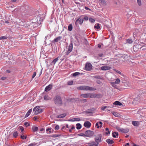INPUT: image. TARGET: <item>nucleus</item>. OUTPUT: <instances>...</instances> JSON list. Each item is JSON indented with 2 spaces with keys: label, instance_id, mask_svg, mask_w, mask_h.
<instances>
[{
  "label": "nucleus",
  "instance_id": "f257e3e1",
  "mask_svg": "<svg viewBox=\"0 0 146 146\" xmlns=\"http://www.w3.org/2000/svg\"><path fill=\"white\" fill-rule=\"evenodd\" d=\"M77 89L79 90L86 91H94L96 90L95 88L90 87L89 86H80L77 87Z\"/></svg>",
  "mask_w": 146,
  "mask_h": 146
},
{
  "label": "nucleus",
  "instance_id": "f03ea898",
  "mask_svg": "<svg viewBox=\"0 0 146 146\" xmlns=\"http://www.w3.org/2000/svg\"><path fill=\"white\" fill-rule=\"evenodd\" d=\"M54 101L55 104L57 105H61L62 103L61 98L58 96H57L54 98Z\"/></svg>",
  "mask_w": 146,
  "mask_h": 146
},
{
  "label": "nucleus",
  "instance_id": "7ed1b4c3",
  "mask_svg": "<svg viewBox=\"0 0 146 146\" xmlns=\"http://www.w3.org/2000/svg\"><path fill=\"white\" fill-rule=\"evenodd\" d=\"M40 108V107L39 106H37L34 108L33 111H35L34 114L35 115H37L43 111V110L42 109Z\"/></svg>",
  "mask_w": 146,
  "mask_h": 146
},
{
  "label": "nucleus",
  "instance_id": "20e7f679",
  "mask_svg": "<svg viewBox=\"0 0 146 146\" xmlns=\"http://www.w3.org/2000/svg\"><path fill=\"white\" fill-rule=\"evenodd\" d=\"M83 22V19L81 17H78L76 20L75 25L77 27H78L79 24L81 25Z\"/></svg>",
  "mask_w": 146,
  "mask_h": 146
},
{
  "label": "nucleus",
  "instance_id": "39448f33",
  "mask_svg": "<svg viewBox=\"0 0 146 146\" xmlns=\"http://www.w3.org/2000/svg\"><path fill=\"white\" fill-rule=\"evenodd\" d=\"M102 135L101 134H98L94 138V140L98 142H101L102 141Z\"/></svg>",
  "mask_w": 146,
  "mask_h": 146
},
{
  "label": "nucleus",
  "instance_id": "423d86ee",
  "mask_svg": "<svg viewBox=\"0 0 146 146\" xmlns=\"http://www.w3.org/2000/svg\"><path fill=\"white\" fill-rule=\"evenodd\" d=\"M86 137H90L92 136L94 134L93 131L90 130H87L85 132Z\"/></svg>",
  "mask_w": 146,
  "mask_h": 146
},
{
  "label": "nucleus",
  "instance_id": "0eeeda50",
  "mask_svg": "<svg viewBox=\"0 0 146 146\" xmlns=\"http://www.w3.org/2000/svg\"><path fill=\"white\" fill-rule=\"evenodd\" d=\"M92 65L90 63H86L85 66L86 70L87 71H90L92 69Z\"/></svg>",
  "mask_w": 146,
  "mask_h": 146
},
{
  "label": "nucleus",
  "instance_id": "6e6552de",
  "mask_svg": "<svg viewBox=\"0 0 146 146\" xmlns=\"http://www.w3.org/2000/svg\"><path fill=\"white\" fill-rule=\"evenodd\" d=\"M122 61H125L129 59V57L126 54H123L121 56Z\"/></svg>",
  "mask_w": 146,
  "mask_h": 146
},
{
  "label": "nucleus",
  "instance_id": "1a4fd4ad",
  "mask_svg": "<svg viewBox=\"0 0 146 146\" xmlns=\"http://www.w3.org/2000/svg\"><path fill=\"white\" fill-rule=\"evenodd\" d=\"M88 144L89 146H95L98 145L99 143L97 141H92L88 143Z\"/></svg>",
  "mask_w": 146,
  "mask_h": 146
},
{
  "label": "nucleus",
  "instance_id": "9d476101",
  "mask_svg": "<svg viewBox=\"0 0 146 146\" xmlns=\"http://www.w3.org/2000/svg\"><path fill=\"white\" fill-rule=\"evenodd\" d=\"M73 48V44L72 43H71L70 44L68 48V51L66 52V54L68 55L69 53L71 52Z\"/></svg>",
  "mask_w": 146,
  "mask_h": 146
},
{
  "label": "nucleus",
  "instance_id": "9b49d317",
  "mask_svg": "<svg viewBox=\"0 0 146 146\" xmlns=\"http://www.w3.org/2000/svg\"><path fill=\"white\" fill-rule=\"evenodd\" d=\"M91 125V123L88 121L85 122L84 124V126L87 128H90V127Z\"/></svg>",
  "mask_w": 146,
  "mask_h": 146
},
{
  "label": "nucleus",
  "instance_id": "f8f14e48",
  "mask_svg": "<svg viewBox=\"0 0 146 146\" xmlns=\"http://www.w3.org/2000/svg\"><path fill=\"white\" fill-rule=\"evenodd\" d=\"M95 111V109L94 108L89 109L85 111L86 114H89L90 113H93V112Z\"/></svg>",
  "mask_w": 146,
  "mask_h": 146
},
{
  "label": "nucleus",
  "instance_id": "ddd939ff",
  "mask_svg": "<svg viewBox=\"0 0 146 146\" xmlns=\"http://www.w3.org/2000/svg\"><path fill=\"white\" fill-rule=\"evenodd\" d=\"M52 87V84H50L46 86L44 90L46 92H48L51 90Z\"/></svg>",
  "mask_w": 146,
  "mask_h": 146
},
{
  "label": "nucleus",
  "instance_id": "4468645a",
  "mask_svg": "<svg viewBox=\"0 0 146 146\" xmlns=\"http://www.w3.org/2000/svg\"><path fill=\"white\" fill-rule=\"evenodd\" d=\"M122 82L124 84V86L127 88L129 86V83L128 81L125 80H122Z\"/></svg>",
  "mask_w": 146,
  "mask_h": 146
},
{
  "label": "nucleus",
  "instance_id": "2eb2a0df",
  "mask_svg": "<svg viewBox=\"0 0 146 146\" xmlns=\"http://www.w3.org/2000/svg\"><path fill=\"white\" fill-rule=\"evenodd\" d=\"M111 68L109 66H103L101 67V69L102 70H109Z\"/></svg>",
  "mask_w": 146,
  "mask_h": 146
},
{
  "label": "nucleus",
  "instance_id": "dca6fc26",
  "mask_svg": "<svg viewBox=\"0 0 146 146\" xmlns=\"http://www.w3.org/2000/svg\"><path fill=\"white\" fill-rule=\"evenodd\" d=\"M129 131L128 129H121L120 130V131L123 133H127Z\"/></svg>",
  "mask_w": 146,
  "mask_h": 146
},
{
  "label": "nucleus",
  "instance_id": "f3484780",
  "mask_svg": "<svg viewBox=\"0 0 146 146\" xmlns=\"http://www.w3.org/2000/svg\"><path fill=\"white\" fill-rule=\"evenodd\" d=\"M132 124L135 126H138L139 124V123L138 121H132Z\"/></svg>",
  "mask_w": 146,
  "mask_h": 146
},
{
  "label": "nucleus",
  "instance_id": "a211bd4d",
  "mask_svg": "<svg viewBox=\"0 0 146 146\" xmlns=\"http://www.w3.org/2000/svg\"><path fill=\"white\" fill-rule=\"evenodd\" d=\"M119 134L117 132H114L112 133V136L114 138H117Z\"/></svg>",
  "mask_w": 146,
  "mask_h": 146
},
{
  "label": "nucleus",
  "instance_id": "6ab92c4d",
  "mask_svg": "<svg viewBox=\"0 0 146 146\" xmlns=\"http://www.w3.org/2000/svg\"><path fill=\"white\" fill-rule=\"evenodd\" d=\"M106 141L108 144H112L114 143V141L112 140H111L110 139H107L106 140Z\"/></svg>",
  "mask_w": 146,
  "mask_h": 146
},
{
  "label": "nucleus",
  "instance_id": "aec40b11",
  "mask_svg": "<svg viewBox=\"0 0 146 146\" xmlns=\"http://www.w3.org/2000/svg\"><path fill=\"white\" fill-rule=\"evenodd\" d=\"M81 120V119L79 118H74L71 119L70 120H69L68 121H80Z\"/></svg>",
  "mask_w": 146,
  "mask_h": 146
},
{
  "label": "nucleus",
  "instance_id": "412c9836",
  "mask_svg": "<svg viewBox=\"0 0 146 146\" xmlns=\"http://www.w3.org/2000/svg\"><path fill=\"white\" fill-rule=\"evenodd\" d=\"M94 97H94V98H102V95L101 94H95Z\"/></svg>",
  "mask_w": 146,
  "mask_h": 146
},
{
  "label": "nucleus",
  "instance_id": "4be33fe9",
  "mask_svg": "<svg viewBox=\"0 0 146 146\" xmlns=\"http://www.w3.org/2000/svg\"><path fill=\"white\" fill-rule=\"evenodd\" d=\"M100 25H101L99 23H96V24L94 26V28L95 29H98L100 28Z\"/></svg>",
  "mask_w": 146,
  "mask_h": 146
},
{
  "label": "nucleus",
  "instance_id": "5701e85b",
  "mask_svg": "<svg viewBox=\"0 0 146 146\" xmlns=\"http://www.w3.org/2000/svg\"><path fill=\"white\" fill-rule=\"evenodd\" d=\"M113 104L117 106H121L122 105V104L119 101H117L113 103Z\"/></svg>",
  "mask_w": 146,
  "mask_h": 146
},
{
  "label": "nucleus",
  "instance_id": "b1692460",
  "mask_svg": "<svg viewBox=\"0 0 146 146\" xmlns=\"http://www.w3.org/2000/svg\"><path fill=\"white\" fill-rule=\"evenodd\" d=\"M32 111V109H31L29 110L28 111L26 115H25V117H28L29 115L31 113V112Z\"/></svg>",
  "mask_w": 146,
  "mask_h": 146
},
{
  "label": "nucleus",
  "instance_id": "393cba45",
  "mask_svg": "<svg viewBox=\"0 0 146 146\" xmlns=\"http://www.w3.org/2000/svg\"><path fill=\"white\" fill-rule=\"evenodd\" d=\"M81 96L84 98H89V93L82 94Z\"/></svg>",
  "mask_w": 146,
  "mask_h": 146
},
{
  "label": "nucleus",
  "instance_id": "a878e982",
  "mask_svg": "<svg viewBox=\"0 0 146 146\" xmlns=\"http://www.w3.org/2000/svg\"><path fill=\"white\" fill-rule=\"evenodd\" d=\"M76 128L78 130L80 129L82 127V125L80 123H78L76 124Z\"/></svg>",
  "mask_w": 146,
  "mask_h": 146
},
{
  "label": "nucleus",
  "instance_id": "bb28decb",
  "mask_svg": "<svg viewBox=\"0 0 146 146\" xmlns=\"http://www.w3.org/2000/svg\"><path fill=\"white\" fill-rule=\"evenodd\" d=\"M62 38V37L61 36H58L56 38H55L54 39V41L55 42H58L59 40H60Z\"/></svg>",
  "mask_w": 146,
  "mask_h": 146
},
{
  "label": "nucleus",
  "instance_id": "cd10ccee",
  "mask_svg": "<svg viewBox=\"0 0 146 146\" xmlns=\"http://www.w3.org/2000/svg\"><path fill=\"white\" fill-rule=\"evenodd\" d=\"M51 98L48 95H45L44 97V99L45 100H48L51 99Z\"/></svg>",
  "mask_w": 146,
  "mask_h": 146
},
{
  "label": "nucleus",
  "instance_id": "c85d7f7f",
  "mask_svg": "<svg viewBox=\"0 0 146 146\" xmlns=\"http://www.w3.org/2000/svg\"><path fill=\"white\" fill-rule=\"evenodd\" d=\"M101 3L103 5H106V3L105 0H99Z\"/></svg>",
  "mask_w": 146,
  "mask_h": 146
},
{
  "label": "nucleus",
  "instance_id": "c756f323",
  "mask_svg": "<svg viewBox=\"0 0 146 146\" xmlns=\"http://www.w3.org/2000/svg\"><path fill=\"white\" fill-rule=\"evenodd\" d=\"M60 57H57L54 59L53 61L52 62V63L53 64H54L56 63V62L58 60V58H60Z\"/></svg>",
  "mask_w": 146,
  "mask_h": 146
},
{
  "label": "nucleus",
  "instance_id": "7c9ffc66",
  "mask_svg": "<svg viewBox=\"0 0 146 146\" xmlns=\"http://www.w3.org/2000/svg\"><path fill=\"white\" fill-rule=\"evenodd\" d=\"M38 129V128L37 127L33 126L32 128V129L34 132L37 131Z\"/></svg>",
  "mask_w": 146,
  "mask_h": 146
},
{
  "label": "nucleus",
  "instance_id": "2f4dec72",
  "mask_svg": "<svg viewBox=\"0 0 146 146\" xmlns=\"http://www.w3.org/2000/svg\"><path fill=\"white\" fill-rule=\"evenodd\" d=\"M95 94L89 93V98H94Z\"/></svg>",
  "mask_w": 146,
  "mask_h": 146
},
{
  "label": "nucleus",
  "instance_id": "473e14b6",
  "mask_svg": "<svg viewBox=\"0 0 146 146\" xmlns=\"http://www.w3.org/2000/svg\"><path fill=\"white\" fill-rule=\"evenodd\" d=\"M72 29V24H70L68 26V30L69 31H71Z\"/></svg>",
  "mask_w": 146,
  "mask_h": 146
},
{
  "label": "nucleus",
  "instance_id": "72a5a7b5",
  "mask_svg": "<svg viewBox=\"0 0 146 146\" xmlns=\"http://www.w3.org/2000/svg\"><path fill=\"white\" fill-rule=\"evenodd\" d=\"M94 77L97 79H102L103 78L101 76L99 75H96L94 76Z\"/></svg>",
  "mask_w": 146,
  "mask_h": 146
},
{
  "label": "nucleus",
  "instance_id": "f704fd0d",
  "mask_svg": "<svg viewBox=\"0 0 146 146\" xmlns=\"http://www.w3.org/2000/svg\"><path fill=\"white\" fill-rule=\"evenodd\" d=\"M80 73L79 72H75L73 73L72 74V75L74 77H76V76L80 75Z\"/></svg>",
  "mask_w": 146,
  "mask_h": 146
},
{
  "label": "nucleus",
  "instance_id": "c9c22d12",
  "mask_svg": "<svg viewBox=\"0 0 146 146\" xmlns=\"http://www.w3.org/2000/svg\"><path fill=\"white\" fill-rule=\"evenodd\" d=\"M127 42L129 43V44H131L132 43L133 41L131 39H128L127 40Z\"/></svg>",
  "mask_w": 146,
  "mask_h": 146
},
{
  "label": "nucleus",
  "instance_id": "e433bc0d",
  "mask_svg": "<svg viewBox=\"0 0 146 146\" xmlns=\"http://www.w3.org/2000/svg\"><path fill=\"white\" fill-rule=\"evenodd\" d=\"M18 132L17 131L14 132L13 134V136L14 137L16 138L18 136Z\"/></svg>",
  "mask_w": 146,
  "mask_h": 146
},
{
  "label": "nucleus",
  "instance_id": "4c0bfd02",
  "mask_svg": "<svg viewBox=\"0 0 146 146\" xmlns=\"http://www.w3.org/2000/svg\"><path fill=\"white\" fill-rule=\"evenodd\" d=\"M89 21L91 23H94L95 21V20L94 19H93L92 18H90L89 19Z\"/></svg>",
  "mask_w": 146,
  "mask_h": 146
},
{
  "label": "nucleus",
  "instance_id": "58836bf2",
  "mask_svg": "<svg viewBox=\"0 0 146 146\" xmlns=\"http://www.w3.org/2000/svg\"><path fill=\"white\" fill-rule=\"evenodd\" d=\"M109 107L111 108L112 107H110L109 106H105L102 107L101 109L102 110H104L105 109L107 108H109Z\"/></svg>",
  "mask_w": 146,
  "mask_h": 146
},
{
  "label": "nucleus",
  "instance_id": "ea45409f",
  "mask_svg": "<svg viewBox=\"0 0 146 146\" xmlns=\"http://www.w3.org/2000/svg\"><path fill=\"white\" fill-rule=\"evenodd\" d=\"M116 84L114 82H111V84L112 85V86L115 88H116V87L117 86L116 85Z\"/></svg>",
  "mask_w": 146,
  "mask_h": 146
},
{
  "label": "nucleus",
  "instance_id": "a19ab883",
  "mask_svg": "<svg viewBox=\"0 0 146 146\" xmlns=\"http://www.w3.org/2000/svg\"><path fill=\"white\" fill-rule=\"evenodd\" d=\"M57 117L59 118H63L64 117V114H62L61 115H59L57 116Z\"/></svg>",
  "mask_w": 146,
  "mask_h": 146
},
{
  "label": "nucleus",
  "instance_id": "79ce46f5",
  "mask_svg": "<svg viewBox=\"0 0 146 146\" xmlns=\"http://www.w3.org/2000/svg\"><path fill=\"white\" fill-rule=\"evenodd\" d=\"M120 82V80L119 79L117 78L116 79L114 82L115 83L117 84H118Z\"/></svg>",
  "mask_w": 146,
  "mask_h": 146
},
{
  "label": "nucleus",
  "instance_id": "37998d69",
  "mask_svg": "<svg viewBox=\"0 0 146 146\" xmlns=\"http://www.w3.org/2000/svg\"><path fill=\"white\" fill-rule=\"evenodd\" d=\"M113 115L115 116L118 117L119 116L118 113L116 112H114L113 113Z\"/></svg>",
  "mask_w": 146,
  "mask_h": 146
},
{
  "label": "nucleus",
  "instance_id": "c03bdc74",
  "mask_svg": "<svg viewBox=\"0 0 146 146\" xmlns=\"http://www.w3.org/2000/svg\"><path fill=\"white\" fill-rule=\"evenodd\" d=\"M137 45H135L133 46V49L134 50V51H137Z\"/></svg>",
  "mask_w": 146,
  "mask_h": 146
},
{
  "label": "nucleus",
  "instance_id": "a18cd8bd",
  "mask_svg": "<svg viewBox=\"0 0 146 146\" xmlns=\"http://www.w3.org/2000/svg\"><path fill=\"white\" fill-rule=\"evenodd\" d=\"M137 2L138 5L139 6L141 5V0H137Z\"/></svg>",
  "mask_w": 146,
  "mask_h": 146
},
{
  "label": "nucleus",
  "instance_id": "49530a36",
  "mask_svg": "<svg viewBox=\"0 0 146 146\" xmlns=\"http://www.w3.org/2000/svg\"><path fill=\"white\" fill-rule=\"evenodd\" d=\"M78 135L81 136L86 137L85 134L83 133H80L78 134Z\"/></svg>",
  "mask_w": 146,
  "mask_h": 146
},
{
  "label": "nucleus",
  "instance_id": "de8ad7c7",
  "mask_svg": "<svg viewBox=\"0 0 146 146\" xmlns=\"http://www.w3.org/2000/svg\"><path fill=\"white\" fill-rule=\"evenodd\" d=\"M73 81H70L68 82V84L69 85H72L73 84Z\"/></svg>",
  "mask_w": 146,
  "mask_h": 146
},
{
  "label": "nucleus",
  "instance_id": "09e8293b",
  "mask_svg": "<svg viewBox=\"0 0 146 146\" xmlns=\"http://www.w3.org/2000/svg\"><path fill=\"white\" fill-rule=\"evenodd\" d=\"M83 20H84L85 21H87L88 19V18L87 16H85L83 18Z\"/></svg>",
  "mask_w": 146,
  "mask_h": 146
},
{
  "label": "nucleus",
  "instance_id": "8fccbe9b",
  "mask_svg": "<svg viewBox=\"0 0 146 146\" xmlns=\"http://www.w3.org/2000/svg\"><path fill=\"white\" fill-rule=\"evenodd\" d=\"M21 139H25L27 138V136H25L24 135H21Z\"/></svg>",
  "mask_w": 146,
  "mask_h": 146
},
{
  "label": "nucleus",
  "instance_id": "3c124183",
  "mask_svg": "<svg viewBox=\"0 0 146 146\" xmlns=\"http://www.w3.org/2000/svg\"><path fill=\"white\" fill-rule=\"evenodd\" d=\"M36 144L35 143H31L27 146H35Z\"/></svg>",
  "mask_w": 146,
  "mask_h": 146
},
{
  "label": "nucleus",
  "instance_id": "603ef678",
  "mask_svg": "<svg viewBox=\"0 0 146 146\" xmlns=\"http://www.w3.org/2000/svg\"><path fill=\"white\" fill-rule=\"evenodd\" d=\"M24 125L26 126V127H27L29 126L30 125L29 123L27 122H25L24 123Z\"/></svg>",
  "mask_w": 146,
  "mask_h": 146
},
{
  "label": "nucleus",
  "instance_id": "864d4df0",
  "mask_svg": "<svg viewBox=\"0 0 146 146\" xmlns=\"http://www.w3.org/2000/svg\"><path fill=\"white\" fill-rule=\"evenodd\" d=\"M36 73L35 72H33V74L32 76V78H33L35 77V76H36Z\"/></svg>",
  "mask_w": 146,
  "mask_h": 146
},
{
  "label": "nucleus",
  "instance_id": "5fc2aeb1",
  "mask_svg": "<svg viewBox=\"0 0 146 146\" xmlns=\"http://www.w3.org/2000/svg\"><path fill=\"white\" fill-rule=\"evenodd\" d=\"M7 38L6 36H3L0 37V40L5 39Z\"/></svg>",
  "mask_w": 146,
  "mask_h": 146
},
{
  "label": "nucleus",
  "instance_id": "6e6d98bb",
  "mask_svg": "<svg viewBox=\"0 0 146 146\" xmlns=\"http://www.w3.org/2000/svg\"><path fill=\"white\" fill-rule=\"evenodd\" d=\"M20 128V130L21 131V132H22L24 130V128L22 126H20L19 127Z\"/></svg>",
  "mask_w": 146,
  "mask_h": 146
},
{
  "label": "nucleus",
  "instance_id": "4d7b16f0",
  "mask_svg": "<svg viewBox=\"0 0 146 146\" xmlns=\"http://www.w3.org/2000/svg\"><path fill=\"white\" fill-rule=\"evenodd\" d=\"M99 123L98 122L96 123V126H97V127L98 128H99V127H100V126H99Z\"/></svg>",
  "mask_w": 146,
  "mask_h": 146
},
{
  "label": "nucleus",
  "instance_id": "13d9d810",
  "mask_svg": "<svg viewBox=\"0 0 146 146\" xmlns=\"http://www.w3.org/2000/svg\"><path fill=\"white\" fill-rule=\"evenodd\" d=\"M59 126L58 125H56L55 126L54 129L55 130H58L59 129Z\"/></svg>",
  "mask_w": 146,
  "mask_h": 146
},
{
  "label": "nucleus",
  "instance_id": "bf43d9fd",
  "mask_svg": "<svg viewBox=\"0 0 146 146\" xmlns=\"http://www.w3.org/2000/svg\"><path fill=\"white\" fill-rule=\"evenodd\" d=\"M37 119H38V117L37 116H35L34 117V119L35 120V121H38V120H37Z\"/></svg>",
  "mask_w": 146,
  "mask_h": 146
},
{
  "label": "nucleus",
  "instance_id": "052dcab7",
  "mask_svg": "<svg viewBox=\"0 0 146 146\" xmlns=\"http://www.w3.org/2000/svg\"><path fill=\"white\" fill-rule=\"evenodd\" d=\"M114 70L115 71V72H116L117 73H118L119 74H120L121 73L118 70H117L116 69H114Z\"/></svg>",
  "mask_w": 146,
  "mask_h": 146
},
{
  "label": "nucleus",
  "instance_id": "680f3d73",
  "mask_svg": "<svg viewBox=\"0 0 146 146\" xmlns=\"http://www.w3.org/2000/svg\"><path fill=\"white\" fill-rule=\"evenodd\" d=\"M98 122H99V124H100V127H101L102 126V122L101 121H99Z\"/></svg>",
  "mask_w": 146,
  "mask_h": 146
},
{
  "label": "nucleus",
  "instance_id": "e2e57ef3",
  "mask_svg": "<svg viewBox=\"0 0 146 146\" xmlns=\"http://www.w3.org/2000/svg\"><path fill=\"white\" fill-rule=\"evenodd\" d=\"M139 100V98H136L134 99V101H138Z\"/></svg>",
  "mask_w": 146,
  "mask_h": 146
},
{
  "label": "nucleus",
  "instance_id": "0e129e2a",
  "mask_svg": "<svg viewBox=\"0 0 146 146\" xmlns=\"http://www.w3.org/2000/svg\"><path fill=\"white\" fill-rule=\"evenodd\" d=\"M108 131V132H106L105 133L106 134V135H108L109 134H110V131Z\"/></svg>",
  "mask_w": 146,
  "mask_h": 146
},
{
  "label": "nucleus",
  "instance_id": "69168bd1",
  "mask_svg": "<svg viewBox=\"0 0 146 146\" xmlns=\"http://www.w3.org/2000/svg\"><path fill=\"white\" fill-rule=\"evenodd\" d=\"M6 77H1V79L2 80H5L6 79Z\"/></svg>",
  "mask_w": 146,
  "mask_h": 146
},
{
  "label": "nucleus",
  "instance_id": "338daca9",
  "mask_svg": "<svg viewBox=\"0 0 146 146\" xmlns=\"http://www.w3.org/2000/svg\"><path fill=\"white\" fill-rule=\"evenodd\" d=\"M117 129L119 131H120V130H121V129H120V128L119 127H116Z\"/></svg>",
  "mask_w": 146,
  "mask_h": 146
},
{
  "label": "nucleus",
  "instance_id": "774afa93",
  "mask_svg": "<svg viewBox=\"0 0 146 146\" xmlns=\"http://www.w3.org/2000/svg\"><path fill=\"white\" fill-rule=\"evenodd\" d=\"M82 101H83V102H87V100L86 99H83Z\"/></svg>",
  "mask_w": 146,
  "mask_h": 146
}]
</instances>
